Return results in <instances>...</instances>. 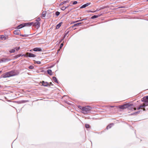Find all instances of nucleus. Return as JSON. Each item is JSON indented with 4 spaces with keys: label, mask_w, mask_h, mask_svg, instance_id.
<instances>
[{
    "label": "nucleus",
    "mask_w": 148,
    "mask_h": 148,
    "mask_svg": "<svg viewBox=\"0 0 148 148\" xmlns=\"http://www.w3.org/2000/svg\"><path fill=\"white\" fill-rule=\"evenodd\" d=\"M140 112V111H139L137 112L136 113H139Z\"/></svg>",
    "instance_id": "obj_44"
},
{
    "label": "nucleus",
    "mask_w": 148,
    "mask_h": 148,
    "mask_svg": "<svg viewBox=\"0 0 148 148\" xmlns=\"http://www.w3.org/2000/svg\"><path fill=\"white\" fill-rule=\"evenodd\" d=\"M144 102H145L143 105V106H144V107L146 106H148V101L145 100V101Z\"/></svg>",
    "instance_id": "obj_11"
},
{
    "label": "nucleus",
    "mask_w": 148,
    "mask_h": 148,
    "mask_svg": "<svg viewBox=\"0 0 148 148\" xmlns=\"http://www.w3.org/2000/svg\"><path fill=\"white\" fill-rule=\"evenodd\" d=\"M132 104H131L129 105L128 104H126L120 106H119V108L120 109H124L127 108H128L129 109H130V106H132Z\"/></svg>",
    "instance_id": "obj_3"
},
{
    "label": "nucleus",
    "mask_w": 148,
    "mask_h": 148,
    "mask_svg": "<svg viewBox=\"0 0 148 148\" xmlns=\"http://www.w3.org/2000/svg\"><path fill=\"white\" fill-rule=\"evenodd\" d=\"M25 56H28L29 57H35L36 55L30 53H27Z\"/></svg>",
    "instance_id": "obj_4"
},
{
    "label": "nucleus",
    "mask_w": 148,
    "mask_h": 148,
    "mask_svg": "<svg viewBox=\"0 0 148 148\" xmlns=\"http://www.w3.org/2000/svg\"><path fill=\"white\" fill-rule=\"evenodd\" d=\"M49 83V84H50V85L52 84L51 82H50V83Z\"/></svg>",
    "instance_id": "obj_45"
},
{
    "label": "nucleus",
    "mask_w": 148,
    "mask_h": 148,
    "mask_svg": "<svg viewBox=\"0 0 148 148\" xmlns=\"http://www.w3.org/2000/svg\"><path fill=\"white\" fill-rule=\"evenodd\" d=\"M85 127L86 128H89V125L88 124H85Z\"/></svg>",
    "instance_id": "obj_29"
},
{
    "label": "nucleus",
    "mask_w": 148,
    "mask_h": 148,
    "mask_svg": "<svg viewBox=\"0 0 148 148\" xmlns=\"http://www.w3.org/2000/svg\"><path fill=\"white\" fill-rule=\"evenodd\" d=\"M113 124H110L107 126L106 128L107 129H109L111 128V127L113 126Z\"/></svg>",
    "instance_id": "obj_15"
},
{
    "label": "nucleus",
    "mask_w": 148,
    "mask_h": 148,
    "mask_svg": "<svg viewBox=\"0 0 148 148\" xmlns=\"http://www.w3.org/2000/svg\"><path fill=\"white\" fill-rule=\"evenodd\" d=\"M98 17H99L98 16H97V15H94V16H92L91 17V18L94 19V18H98Z\"/></svg>",
    "instance_id": "obj_22"
},
{
    "label": "nucleus",
    "mask_w": 148,
    "mask_h": 148,
    "mask_svg": "<svg viewBox=\"0 0 148 148\" xmlns=\"http://www.w3.org/2000/svg\"><path fill=\"white\" fill-rule=\"evenodd\" d=\"M16 75V73L14 71H12L4 73L2 75V76L3 78H5L14 76Z\"/></svg>",
    "instance_id": "obj_1"
},
{
    "label": "nucleus",
    "mask_w": 148,
    "mask_h": 148,
    "mask_svg": "<svg viewBox=\"0 0 148 148\" xmlns=\"http://www.w3.org/2000/svg\"><path fill=\"white\" fill-rule=\"evenodd\" d=\"M29 23H30V26H31L32 25H34V23L33 22H32V23L29 22Z\"/></svg>",
    "instance_id": "obj_37"
},
{
    "label": "nucleus",
    "mask_w": 148,
    "mask_h": 148,
    "mask_svg": "<svg viewBox=\"0 0 148 148\" xmlns=\"http://www.w3.org/2000/svg\"><path fill=\"white\" fill-rule=\"evenodd\" d=\"M42 85L45 86H47L48 85H50V84H49L47 82H45L44 81L42 82Z\"/></svg>",
    "instance_id": "obj_7"
},
{
    "label": "nucleus",
    "mask_w": 148,
    "mask_h": 148,
    "mask_svg": "<svg viewBox=\"0 0 148 148\" xmlns=\"http://www.w3.org/2000/svg\"><path fill=\"white\" fill-rule=\"evenodd\" d=\"M90 3H87L86 4H85L84 5H83L81 7H80V9H81V8H84L86 7V6L89 5H90Z\"/></svg>",
    "instance_id": "obj_6"
},
{
    "label": "nucleus",
    "mask_w": 148,
    "mask_h": 148,
    "mask_svg": "<svg viewBox=\"0 0 148 148\" xmlns=\"http://www.w3.org/2000/svg\"><path fill=\"white\" fill-rule=\"evenodd\" d=\"M53 80L55 82H56V83H58V81H57V78H56V77H53Z\"/></svg>",
    "instance_id": "obj_14"
},
{
    "label": "nucleus",
    "mask_w": 148,
    "mask_h": 148,
    "mask_svg": "<svg viewBox=\"0 0 148 148\" xmlns=\"http://www.w3.org/2000/svg\"><path fill=\"white\" fill-rule=\"evenodd\" d=\"M144 107V106H143L142 105H141L138 108H137V110H139L141 108H142Z\"/></svg>",
    "instance_id": "obj_26"
},
{
    "label": "nucleus",
    "mask_w": 148,
    "mask_h": 148,
    "mask_svg": "<svg viewBox=\"0 0 148 148\" xmlns=\"http://www.w3.org/2000/svg\"><path fill=\"white\" fill-rule=\"evenodd\" d=\"M99 10H100V9H97L95 11V12H96V11H99Z\"/></svg>",
    "instance_id": "obj_41"
},
{
    "label": "nucleus",
    "mask_w": 148,
    "mask_h": 148,
    "mask_svg": "<svg viewBox=\"0 0 148 148\" xmlns=\"http://www.w3.org/2000/svg\"><path fill=\"white\" fill-rule=\"evenodd\" d=\"M34 68V67L32 66H30L29 67V69H33Z\"/></svg>",
    "instance_id": "obj_32"
},
{
    "label": "nucleus",
    "mask_w": 148,
    "mask_h": 148,
    "mask_svg": "<svg viewBox=\"0 0 148 148\" xmlns=\"http://www.w3.org/2000/svg\"><path fill=\"white\" fill-rule=\"evenodd\" d=\"M144 107V106H143L142 105H141L138 108H137V110H139L141 108H142Z\"/></svg>",
    "instance_id": "obj_25"
},
{
    "label": "nucleus",
    "mask_w": 148,
    "mask_h": 148,
    "mask_svg": "<svg viewBox=\"0 0 148 148\" xmlns=\"http://www.w3.org/2000/svg\"><path fill=\"white\" fill-rule=\"evenodd\" d=\"M69 6V5H68L66 7H65V8H68Z\"/></svg>",
    "instance_id": "obj_43"
},
{
    "label": "nucleus",
    "mask_w": 148,
    "mask_h": 148,
    "mask_svg": "<svg viewBox=\"0 0 148 148\" xmlns=\"http://www.w3.org/2000/svg\"><path fill=\"white\" fill-rule=\"evenodd\" d=\"M78 108L82 110V108L83 107H82L81 106H78Z\"/></svg>",
    "instance_id": "obj_39"
},
{
    "label": "nucleus",
    "mask_w": 148,
    "mask_h": 148,
    "mask_svg": "<svg viewBox=\"0 0 148 148\" xmlns=\"http://www.w3.org/2000/svg\"><path fill=\"white\" fill-rule=\"evenodd\" d=\"M143 110L144 111H145V108H143Z\"/></svg>",
    "instance_id": "obj_46"
},
{
    "label": "nucleus",
    "mask_w": 148,
    "mask_h": 148,
    "mask_svg": "<svg viewBox=\"0 0 148 148\" xmlns=\"http://www.w3.org/2000/svg\"><path fill=\"white\" fill-rule=\"evenodd\" d=\"M14 49H15V50H16V51H18L20 49V47H15Z\"/></svg>",
    "instance_id": "obj_28"
},
{
    "label": "nucleus",
    "mask_w": 148,
    "mask_h": 148,
    "mask_svg": "<svg viewBox=\"0 0 148 148\" xmlns=\"http://www.w3.org/2000/svg\"><path fill=\"white\" fill-rule=\"evenodd\" d=\"M63 45V43H61L60 45V48H61L62 47Z\"/></svg>",
    "instance_id": "obj_38"
},
{
    "label": "nucleus",
    "mask_w": 148,
    "mask_h": 148,
    "mask_svg": "<svg viewBox=\"0 0 148 148\" xmlns=\"http://www.w3.org/2000/svg\"><path fill=\"white\" fill-rule=\"evenodd\" d=\"M35 63H36L38 64H40L41 63L39 61H36Z\"/></svg>",
    "instance_id": "obj_34"
},
{
    "label": "nucleus",
    "mask_w": 148,
    "mask_h": 148,
    "mask_svg": "<svg viewBox=\"0 0 148 148\" xmlns=\"http://www.w3.org/2000/svg\"><path fill=\"white\" fill-rule=\"evenodd\" d=\"M25 56V55H22L21 54H19L17 56H16L15 57V58H18L19 57L21 56Z\"/></svg>",
    "instance_id": "obj_19"
},
{
    "label": "nucleus",
    "mask_w": 148,
    "mask_h": 148,
    "mask_svg": "<svg viewBox=\"0 0 148 148\" xmlns=\"http://www.w3.org/2000/svg\"><path fill=\"white\" fill-rule=\"evenodd\" d=\"M10 59H8L7 58H2L1 60V61L3 62H5L10 61Z\"/></svg>",
    "instance_id": "obj_12"
},
{
    "label": "nucleus",
    "mask_w": 148,
    "mask_h": 148,
    "mask_svg": "<svg viewBox=\"0 0 148 148\" xmlns=\"http://www.w3.org/2000/svg\"><path fill=\"white\" fill-rule=\"evenodd\" d=\"M84 20V19H83L82 20H78L77 21H75L74 22V23H77V22H79V21H82L83 20Z\"/></svg>",
    "instance_id": "obj_30"
},
{
    "label": "nucleus",
    "mask_w": 148,
    "mask_h": 148,
    "mask_svg": "<svg viewBox=\"0 0 148 148\" xmlns=\"http://www.w3.org/2000/svg\"><path fill=\"white\" fill-rule=\"evenodd\" d=\"M66 3V1H63L62 3H61L60 4V5H62L63 4H64V3Z\"/></svg>",
    "instance_id": "obj_35"
},
{
    "label": "nucleus",
    "mask_w": 148,
    "mask_h": 148,
    "mask_svg": "<svg viewBox=\"0 0 148 148\" xmlns=\"http://www.w3.org/2000/svg\"><path fill=\"white\" fill-rule=\"evenodd\" d=\"M6 38V37L3 35L0 36V40H5Z\"/></svg>",
    "instance_id": "obj_13"
},
{
    "label": "nucleus",
    "mask_w": 148,
    "mask_h": 148,
    "mask_svg": "<svg viewBox=\"0 0 148 148\" xmlns=\"http://www.w3.org/2000/svg\"><path fill=\"white\" fill-rule=\"evenodd\" d=\"M56 14L57 16H58L60 14V12H56Z\"/></svg>",
    "instance_id": "obj_33"
},
{
    "label": "nucleus",
    "mask_w": 148,
    "mask_h": 148,
    "mask_svg": "<svg viewBox=\"0 0 148 148\" xmlns=\"http://www.w3.org/2000/svg\"><path fill=\"white\" fill-rule=\"evenodd\" d=\"M20 33V31L18 29L15 30L14 32V33L15 34H19Z\"/></svg>",
    "instance_id": "obj_9"
},
{
    "label": "nucleus",
    "mask_w": 148,
    "mask_h": 148,
    "mask_svg": "<svg viewBox=\"0 0 148 148\" xmlns=\"http://www.w3.org/2000/svg\"><path fill=\"white\" fill-rule=\"evenodd\" d=\"M61 24L62 23H61L58 24V25H57L56 26V28L57 29L59 28L61 26Z\"/></svg>",
    "instance_id": "obj_18"
},
{
    "label": "nucleus",
    "mask_w": 148,
    "mask_h": 148,
    "mask_svg": "<svg viewBox=\"0 0 148 148\" xmlns=\"http://www.w3.org/2000/svg\"><path fill=\"white\" fill-rule=\"evenodd\" d=\"M25 27V25H24V24H22L18 26L17 27V28L18 29H19L23 27Z\"/></svg>",
    "instance_id": "obj_10"
},
{
    "label": "nucleus",
    "mask_w": 148,
    "mask_h": 148,
    "mask_svg": "<svg viewBox=\"0 0 148 148\" xmlns=\"http://www.w3.org/2000/svg\"><path fill=\"white\" fill-rule=\"evenodd\" d=\"M24 24L25 26H30L29 22L25 23Z\"/></svg>",
    "instance_id": "obj_17"
},
{
    "label": "nucleus",
    "mask_w": 148,
    "mask_h": 148,
    "mask_svg": "<svg viewBox=\"0 0 148 148\" xmlns=\"http://www.w3.org/2000/svg\"><path fill=\"white\" fill-rule=\"evenodd\" d=\"M82 23H76L74 25V26H79V25L81 24Z\"/></svg>",
    "instance_id": "obj_21"
},
{
    "label": "nucleus",
    "mask_w": 148,
    "mask_h": 148,
    "mask_svg": "<svg viewBox=\"0 0 148 148\" xmlns=\"http://www.w3.org/2000/svg\"><path fill=\"white\" fill-rule=\"evenodd\" d=\"M146 99H145V100H146L147 101H148V96H147L146 97Z\"/></svg>",
    "instance_id": "obj_40"
},
{
    "label": "nucleus",
    "mask_w": 148,
    "mask_h": 148,
    "mask_svg": "<svg viewBox=\"0 0 148 148\" xmlns=\"http://www.w3.org/2000/svg\"><path fill=\"white\" fill-rule=\"evenodd\" d=\"M33 50L34 51H42V49L40 48H34L33 49Z\"/></svg>",
    "instance_id": "obj_8"
},
{
    "label": "nucleus",
    "mask_w": 148,
    "mask_h": 148,
    "mask_svg": "<svg viewBox=\"0 0 148 148\" xmlns=\"http://www.w3.org/2000/svg\"><path fill=\"white\" fill-rule=\"evenodd\" d=\"M46 12L45 11H44L42 12V15L43 17H45L46 16Z\"/></svg>",
    "instance_id": "obj_20"
},
{
    "label": "nucleus",
    "mask_w": 148,
    "mask_h": 148,
    "mask_svg": "<svg viewBox=\"0 0 148 148\" xmlns=\"http://www.w3.org/2000/svg\"><path fill=\"white\" fill-rule=\"evenodd\" d=\"M40 20V19L39 18H38L36 19V21H37V22L39 21Z\"/></svg>",
    "instance_id": "obj_31"
},
{
    "label": "nucleus",
    "mask_w": 148,
    "mask_h": 148,
    "mask_svg": "<svg viewBox=\"0 0 148 148\" xmlns=\"http://www.w3.org/2000/svg\"><path fill=\"white\" fill-rule=\"evenodd\" d=\"M66 8H65V7H62L61 8V9L63 10H64L66 9Z\"/></svg>",
    "instance_id": "obj_27"
},
{
    "label": "nucleus",
    "mask_w": 148,
    "mask_h": 148,
    "mask_svg": "<svg viewBox=\"0 0 148 148\" xmlns=\"http://www.w3.org/2000/svg\"><path fill=\"white\" fill-rule=\"evenodd\" d=\"M40 25V23L38 22H37L35 23H34L33 26H34L36 28L38 29Z\"/></svg>",
    "instance_id": "obj_5"
},
{
    "label": "nucleus",
    "mask_w": 148,
    "mask_h": 148,
    "mask_svg": "<svg viewBox=\"0 0 148 148\" xmlns=\"http://www.w3.org/2000/svg\"><path fill=\"white\" fill-rule=\"evenodd\" d=\"M77 1H75L73 2V4L75 5V4H77Z\"/></svg>",
    "instance_id": "obj_36"
},
{
    "label": "nucleus",
    "mask_w": 148,
    "mask_h": 148,
    "mask_svg": "<svg viewBox=\"0 0 148 148\" xmlns=\"http://www.w3.org/2000/svg\"><path fill=\"white\" fill-rule=\"evenodd\" d=\"M132 111H133L134 110H136V108H134L133 107H130V109Z\"/></svg>",
    "instance_id": "obj_24"
},
{
    "label": "nucleus",
    "mask_w": 148,
    "mask_h": 148,
    "mask_svg": "<svg viewBox=\"0 0 148 148\" xmlns=\"http://www.w3.org/2000/svg\"><path fill=\"white\" fill-rule=\"evenodd\" d=\"M90 12H95V11H90Z\"/></svg>",
    "instance_id": "obj_42"
},
{
    "label": "nucleus",
    "mask_w": 148,
    "mask_h": 148,
    "mask_svg": "<svg viewBox=\"0 0 148 148\" xmlns=\"http://www.w3.org/2000/svg\"><path fill=\"white\" fill-rule=\"evenodd\" d=\"M15 49H11L10 51V53H14L15 52Z\"/></svg>",
    "instance_id": "obj_23"
},
{
    "label": "nucleus",
    "mask_w": 148,
    "mask_h": 148,
    "mask_svg": "<svg viewBox=\"0 0 148 148\" xmlns=\"http://www.w3.org/2000/svg\"><path fill=\"white\" fill-rule=\"evenodd\" d=\"M1 72H2L1 71H0V73Z\"/></svg>",
    "instance_id": "obj_47"
},
{
    "label": "nucleus",
    "mask_w": 148,
    "mask_h": 148,
    "mask_svg": "<svg viewBox=\"0 0 148 148\" xmlns=\"http://www.w3.org/2000/svg\"><path fill=\"white\" fill-rule=\"evenodd\" d=\"M47 73L48 74H49L50 75H52V71L51 70L49 69L47 71Z\"/></svg>",
    "instance_id": "obj_16"
},
{
    "label": "nucleus",
    "mask_w": 148,
    "mask_h": 148,
    "mask_svg": "<svg viewBox=\"0 0 148 148\" xmlns=\"http://www.w3.org/2000/svg\"><path fill=\"white\" fill-rule=\"evenodd\" d=\"M91 109V108L89 106H86L82 108V112L84 114H87Z\"/></svg>",
    "instance_id": "obj_2"
}]
</instances>
